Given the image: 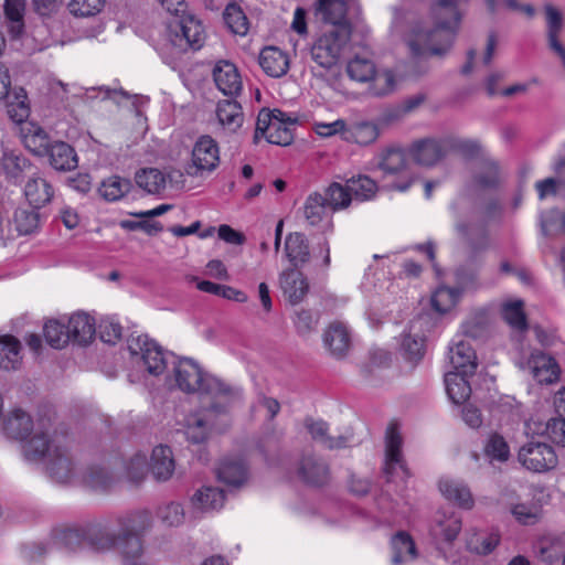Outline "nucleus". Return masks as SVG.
Instances as JSON below:
<instances>
[{
	"mask_svg": "<svg viewBox=\"0 0 565 565\" xmlns=\"http://www.w3.org/2000/svg\"><path fill=\"white\" fill-rule=\"evenodd\" d=\"M23 454L30 461H43L50 477L56 482H68L75 476L76 467L63 435L54 433L50 438H44L43 431L39 430L23 446Z\"/></svg>",
	"mask_w": 565,
	"mask_h": 565,
	"instance_id": "nucleus-1",
	"label": "nucleus"
},
{
	"mask_svg": "<svg viewBox=\"0 0 565 565\" xmlns=\"http://www.w3.org/2000/svg\"><path fill=\"white\" fill-rule=\"evenodd\" d=\"M175 385L184 393H200L213 399L236 402L242 397V390L223 380L204 373L201 366L191 359H179L173 364Z\"/></svg>",
	"mask_w": 565,
	"mask_h": 565,
	"instance_id": "nucleus-2",
	"label": "nucleus"
},
{
	"mask_svg": "<svg viewBox=\"0 0 565 565\" xmlns=\"http://www.w3.org/2000/svg\"><path fill=\"white\" fill-rule=\"evenodd\" d=\"M204 41L205 32L201 22L188 14L168 24L163 50L171 56H179L190 49H201Z\"/></svg>",
	"mask_w": 565,
	"mask_h": 565,
	"instance_id": "nucleus-3",
	"label": "nucleus"
},
{
	"mask_svg": "<svg viewBox=\"0 0 565 565\" xmlns=\"http://www.w3.org/2000/svg\"><path fill=\"white\" fill-rule=\"evenodd\" d=\"M24 145L38 154L47 153L51 166L58 171H71L77 167V156L66 142L50 143L43 128L30 125L29 132L24 135Z\"/></svg>",
	"mask_w": 565,
	"mask_h": 565,
	"instance_id": "nucleus-4",
	"label": "nucleus"
},
{
	"mask_svg": "<svg viewBox=\"0 0 565 565\" xmlns=\"http://www.w3.org/2000/svg\"><path fill=\"white\" fill-rule=\"evenodd\" d=\"M351 25L328 28L322 31L311 45V60L323 70H331L338 65L351 39Z\"/></svg>",
	"mask_w": 565,
	"mask_h": 565,
	"instance_id": "nucleus-5",
	"label": "nucleus"
},
{
	"mask_svg": "<svg viewBox=\"0 0 565 565\" xmlns=\"http://www.w3.org/2000/svg\"><path fill=\"white\" fill-rule=\"evenodd\" d=\"M297 122V117L279 109H263L257 117L254 139L258 142L260 138H265L273 145L289 146L294 140V129Z\"/></svg>",
	"mask_w": 565,
	"mask_h": 565,
	"instance_id": "nucleus-6",
	"label": "nucleus"
},
{
	"mask_svg": "<svg viewBox=\"0 0 565 565\" xmlns=\"http://www.w3.org/2000/svg\"><path fill=\"white\" fill-rule=\"evenodd\" d=\"M128 350L132 364L138 369L153 376L164 372L167 367L164 353L148 335L131 337L128 341Z\"/></svg>",
	"mask_w": 565,
	"mask_h": 565,
	"instance_id": "nucleus-7",
	"label": "nucleus"
},
{
	"mask_svg": "<svg viewBox=\"0 0 565 565\" xmlns=\"http://www.w3.org/2000/svg\"><path fill=\"white\" fill-rule=\"evenodd\" d=\"M462 529V519L459 513L450 509H439L433 516L429 535L438 552L444 553L445 547H451Z\"/></svg>",
	"mask_w": 565,
	"mask_h": 565,
	"instance_id": "nucleus-8",
	"label": "nucleus"
},
{
	"mask_svg": "<svg viewBox=\"0 0 565 565\" xmlns=\"http://www.w3.org/2000/svg\"><path fill=\"white\" fill-rule=\"evenodd\" d=\"M50 419L39 418L36 422L24 411H12L4 419L3 430L12 439L24 441L23 446L38 433L43 431L44 438H50Z\"/></svg>",
	"mask_w": 565,
	"mask_h": 565,
	"instance_id": "nucleus-9",
	"label": "nucleus"
},
{
	"mask_svg": "<svg viewBox=\"0 0 565 565\" xmlns=\"http://www.w3.org/2000/svg\"><path fill=\"white\" fill-rule=\"evenodd\" d=\"M215 402L205 409L191 414L186 417L184 434L193 444H200L207 439L210 431L214 425L215 415L224 414L234 402L225 399H214Z\"/></svg>",
	"mask_w": 565,
	"mask_h": 565,
	"instance_id": "nucleus-10",
	"label": "nucleus"
},
{
	"mask_svg": "<svg viewBox=\"0 0 565 565\" xmlns=\"http://www.w3.org/2000/svg\"><path fill=\"white\" fill-rule=\"evenodd\" d=\"M519 462L532 472H546L557 466L558 459L554 448L543 441L525 443L518 452Z\"/></svg>",
	"mask_w": 565,
	"mask_h": 565,
	"instance_id": "nucleus-11",
	"label": "nucleus"
},
{
	"mask_svg": "<svg viewBox=\"0 0 565 565\" xmlns=\"http://www.w3.org/2000/svg\"><path fill=\"white\" fill-rule=\"evenodd\" d=\"M220 163V148L217 142L207 135L201 136L194 143L191 153V164L188 174L202 177L214 171Z\"/></svg>",
	"mask_w": 565,
	"mask_h": 565,
	"instance_id": "nucleus-12",
	"label": "nucleus"
},
{
	"mask_svg": "<svg viewBox=\"0 0 565 565\" xmlns=\"http://www.w3.org/2000/svg\"><path fill=\"white\" fill-rule=\"evenodd\" d=\"M120 525L121 527L117 533L106 529L92 530L82 544L95 553H107L113 550H117L119 552V545L124 539V533L136 532V526L130 518L120 521Z\"/></svg>",
	"mask_w": 565,
	"mask_h": 565,
	"instance_id": "nucleus-13",
	"label": "nucleus"
},
{
	"mask_svg": "<svg viewBox=\"0 0 565 565\" xmlns=\"http://www.w3.org/2000/svg\"><path fill=\"white\" fill-rule=\"evenodd\" d=\"M525 367L540 384H552L559 379L561 369L556 360L539 350L531 352Z\"/></svg>",
	"mask_w": 565,
	"mask_h": 565,
	"instance_id": "nucleus-14",
	"label": "nucleus"
},
{
	"mask_svg": "<svg viewBox=\"0 0 565 565\" xmlns=\"http://www.w3.org/2000/svg\"><path fill=\"white\" fill-rule=\"evenodd\" d=\"M449 148L450 140L423 139L412 145L409 153L417 164L431 167L446 156Z\"/></svg>",
	"mask_w": 565,
	"mask_h": 565,
	"instance_id": "nucleus-15",
	"label": "nucleus"
},
{
	"mask_svg": "<svg viewBox=\"0 0 565 565\" xmlns=\"http://www.w3.org/2000/svg\"><path fill=\"white\" fill-rule=\"evenodd\" d=\"M213 79L218 90L227 96H237L243 88L242 76L236 65L226 60L215 63Z\"/></svg>",
	"mask_w": 565,
	"mask_h": 565,
	"instance_id": "nucleus-16",
	"label": "nucleus"
},
{
	"mask_svg": "<svg viewBox=\"0 0 565 565\" xmlns=\"http://www.w3.org/2000/svg\"><path fill=\"white\" fill-rule=\"evenodd\" d=\"M402 436L395 424L387 427L385 435V461L384 472L392 477L398 469L407 475L402 455Z\"/></svg>",
	"mask_w": 565,
	"mask_h": 565,
	"instance_id": "nucleus-17",
	"label": "nucleus"
},
{
	"mask_svg": "<svg viewBox=\"0 0 565 565\" xmlns=\"http://www.w3.org/2000/svg\"><path fill=\"white\" fill-rule=\"evenodd\" d=\"M279 285L284 297L291 305H298L303 301L310 288L307 277L295 268H288L281 271Z\"/></svg>",
	"mask_w": 565,
	"mask_h": 565,
	"instance_id": "nucleus-18",
	"label": "nucleus"
},
{
	"mask_svg": "<svg viewBox=\"0 0 565 565\" xmlns=\"http://www.w3.org/2000/svg\"><path fill=\"white\" fill-rule=\"evenodd\" d=\"M441 495L463 510L475 507V499L467 483L461 480L444 477L438 482Z\"/></svg>",
	"mask_w": 565,
	"mask_h": 565,
	"instance_id": "nucleus-19",
	"label": "nucleus"
},
{
	"mask_svg": "<svg viewBox=\"0 0 565 565\" xmlns=\"http://www.w3.org/2000/svg\"><path fill=\"white\" fill-rule=\"evenodd\" d=\"M119 545L122 565H154L150 555L145 551L141 539L135 533H124Z\"/></svg>",
	"mask_w": 565,
	"mask_h": 565,
	"instance_id": "nucleus-20",
	"label": "nucleus"
},
{
	"mask_svg": "<svg viewBox=\"0 0 565 565\" xmlns=\"http://www.w3.org/2000/svg\"><path fill=\"white\" fill-rule=\"evenodd\" d=\"M305 426L311 438L328 449H340L352 443V434L347 431L338 437L329 435V426L323 420L306 419Z\"/></svg>",
	"mask_w": 565,
	"mask_h": 565,
	"instance_id": "nucleus-21",
	"label": "nucleus"
},
{
	"mask_svg": "<svg viewBox=\"0 0 565 565\" xmlns=\"http://www.w3.org/2000/svg\"><path fill=\"white\" fill-rule=\"evenodd\" d=\"M323 344L334 358H343L351 345V337L348 327L340 321L329 324L323 333Z\"/></svg>",
	"mask_w": 565,
	"mask_h": 565,
	"instance_id": "nucleus-22",
	"label": "nucleus"
},
{
	"mask_svg": "<svg viewBox=\"0 0 565 565\" xmlns=\"http://www.w3.org/2000/svg\"><path fill=\"white\" fill-rule=\"evenodd\" d=\"M501 540L497 530L470 529L466 533V547L478 555H487L495 550Z\"/></svg>",
	"mask_w": 565,
	"mask_h": 565,
	"instance_id": "nucleus-23",
	"label": "nucleus"
},
{
	"mask_svg": "<svg viewBox=\"0 0 565 565\" xmlns=\"http://www.w3.org/2000/svg\"><path fill=\"white\" fill-rule=\"evenodd\" d=\"M533 548L541 562L553 565L563 558L565 541L561 535L545 534L536 540Z\"/></svg>",
	"mask_w": 565,
	"mask_h": 565,
	"instance_id": "nucleus-24",
	"label": "nucleus"
},
{
	"mask_svg": "<svg viewBox=\"0 0 565 565\" xmlns=\"http://www.w3.org/2000/svg\"><path fill=\"white\" fill-rule=\"evenodd\" d=\"M546 15V34L550 49L559 56L565 67V47L559 42L558 36L563 30V14L551 3L544 7Z\"/></svg>",
	"mask_w": 565,
	"mask_h": 565,
	"instance_id": "nucleus-25",
	"label": "nucleus"
},
{
	"mask_svg": "<svg viewBox=\"0 0 565 565\" xmlns=\"http://www.w3.org/2000/svg\"><path fill=\"white\" fill-rule=\"evenodd\" d=\"M70 341L81 345L88 344L95 335V320L85 312H76L68 318Z\"/></svg>",
	"mask_w": 565,
	"mask_h": 565,
	"instance_id": "nucleus-26",
	"label": "nucleus"
},
{
	"mask_svg": "<svg viewBox=\"0 0 565 565\" xmlns=\"http://www.w3.org/2000/svg\"><path fill=\"white\" fill-rule=\"evenodd\" d=\"M258 62L262 70L270 77H281L289 70L287 53L275 46L263 49Z\"/></svg>",
	"mask_w": 565,
	"mask_h": 565,
	"instance_id": "nucleus-27",
	"label": "nucleus"
},
{
	"mask_svg": "<svg viewBox=\"0 0 565 565\" xmlns=\"http://www.w3.org/2000/svg\"><path fill=\"white\" fill-rule=\"evenodd\" d=\"M449 361L456 372L475 374L477 355L469 341L461 340L449 350Z\"/></svg>",
	"mask_w": 565,
	"mask_h": 565,
	"instance_id": "nucleus-28",
	"label": "nucleus"
},
{
	"mask_svg": "<svg viewBox=\"0 0 565 565\" xmlns=\"http://www.w3.org/2000/svg\"><path fill=\"white\" fill-rule=\"evenodd\" d=\"M299 477L307 483L312 486H322L329 481V466L315 456L303 457L299 468Z\"/></svg>",
	"mask_w": 565,
	"mask_h": 565,
	"instance_id": "nucleus-29",
	"label": "nucleus"
},
{
	"mask_svg": "<svg viewBox=\"0 0 565 565\" xmlns=\"http://www.w3.org/2000/svg\"><path fill=\"white\" fill-rule=\"evenodd\" d=\"M391 550L392 565H407L417 558L416 544L407 532H397L391 539Z\"/></svg>",
	"mask_w": 565,
	"mask_h": 565,
	"instance_id": "nucleus-30",
	"label": "nucleus"
},
{
	"mask_svg": "<svg viewBox=\"0 0 565 565\" xmlns=\"http://www.w3.org/2000/svg\"><path fill=\"white\" fill-rule=\"evenodd\" d=\"M285 254L292 266L298 269L310 259V249L306 236L301 233H290L285 241Z\"/></svg>",
	"mask_w": 565,
	"mask_h": 565,
	"instance_id": "nucleus-31",
	"label": "nucleus"
},
{
	"mask_svg": "<svg viewBox=\"0 0 565 565\" xmlns=\"http://www.w3.org/2000/svg\"><path fill=\"white\" fill-rule=\"evenodd\" d=\"M216 118L222 128L228 132L237 131L244 121L242 106L235 100H220L216 105Z\"/></svg>",
	"mask_w": 565,
	"mask_h": 565,
	"instance_id": "nucleus-32",
	"label": "nucleus"
},
{
	"mask_svg": "<svg viewBox=\"0 0 565 565\" xmlns=\"http://www.w3.org/2000/svg\"><path fill=\"white\" fill-rule=\"evenodd\" d=\"M150 470L158 481H167L174 472V459L170 447L159 445L153 448Z\"/></svg>",
	"mask_w": 565,
	"mask_h": 565,
	"instance_id": "nucleus-33",
	"label": "nucleus"
},
{
	"mask_svg": "<svg viewBox=\"0 0 565 565\" xmlns=\"http://www.w3.org/2000/svg\"><path fill=\"white\" fill-rule=\"evenodd\" d=\"M30 111L26 92L23 88L17 89L12 99L7 104V114L14 124L24 125L22 128L23 138L24 135L29 132L30 125H34L33 122H28Z\"/></svg>",
	"mask_w": 565,
	"mask_h": 565,
	"instance_id": "nucleus-34",
	"label": "nucleus"
},
{
	"mask_svg": "<svg viewBox=\"0 0 565 565\" xmlns=\"http://www.w3.org/2000/svg\"><path fill=\"white\" fill-rule=\"evenodd\" d=\"M471 375L456 371H449L445 374L446 392L454 404H462L470 397L471 386L468 376Z\"/></svg>",
	"mask_w": 565,
	"mask_h": 565,
	"instance_id": "nucleus-35",
	"label": "nucleus"
},
{
	"mask_svg": "<svg viewBox=\"0 0 565 565\" xmlns=\"http://www.w3.org/2000/svg\"><path fill=\"white\" fill-rule=\"evenodd\" d=\"M53 193L52 185L41 177L30 178L24 186V195L34 209H40L49 203Z\"/></svg>",
	"mask_w": 565,
	"mask_h": 565,
	"instance_id": "nucleus-36",
	"label": "nucleus"
},
{
	"mask_svg": "<svg viewBox=\"0 0 565 565\" xmlns=\"http://www.w3.org/2000/svg\"><path fill=\"white\" fill-rule=\"evenodd\" d=\"M380 136V129L372 121H360L347 125L344 140L360 146H369L376 141Z\"/></svg>",
	"mask_w": 565,
	"mask_h": 565,
	"instance_id": "nucleus-37",
	"label": "nucleus"
},
{
	"mask_svg": "<svg viewBox=\"0 0 565 565\" xmlns=\"http://www.w3.org/2000/svg\"><path fill=\"white\" fill-rule=\"evenodd\" d=\"M21 362L20 341L10 334L0 335V367L7 371L17 370Z\"/></svg>",
	"mask_w": 565,
	"mask_h": 565,
	"instance_id": "nucleus-38",
	"label": "nucleus"
},
{
	"mask_svg": "<svg viewBox=\"0 0 565 565\" xmlns=\"http://www.w3.org/2000/svg\"><path fill=\"white\" fill-rule=\"evenodd\" d=\"M224 500L223 490L214 487H202L193 494L191 502L194 509L207 512L221 509Z\"/></svg>",
	"mask_w": 565,
	"mask_h": 565,
	"instance_id": "nucleus-39",
	"label": "nucleus"
},
{
	"mask_svg": "<svg viewBox=\"0 0 565 565\" xmlns=\"http://www.w3.org/2000/svg\"><path fill=\"white\" fill-rule=\"evenodd\" d=\"M318 13L330 23V28L351 25L347 20V3L344 0H319Z\"/></svg>",
	"mask_w": 565,
	"mask_h": 565,
	"instance_id": "nucleus-40",
	"label": "nucleus"
},
{
	"mask_svg": "<svg viewBox=\"0 0 565 565\" xmlns=\"http://www.w3.org/2000/svg\"><path fill=\"white\" fill-rule=\"evenodd\" d=\"M328 205L319 192L310 193L301 207V215L310 226L319 225L327 215Z\"/></svg>",
	"mask_w": 565,
	"mask_h": 565,
	"instance_id": "nucleus-41",
	"label": "nucleus"
},
{
	"mask_svg": "<svg viewBox=\"0 0 565 565\" xmlns=\"http://www.w3.org/2000/svg\"><path fill=\"white\" fill-rule=\"evenodd\" d=\"M217 478L228 486L238 487L245 482L247 469L242 460L225 459L217 468Z\"/></svg>",
	"mask_w": 565,
	"mask_h": 565,
	"instance_id": "nucleus-42",
	"label": "nucleus"
},
{
	"mask_svg": "<svg viewBox=\"0 0 565 565\" xmlns=\"http://www.w3.org/2000/svg\"><path fill=\"white\" fill-rule=\"evenodd\" d=\"M420 324V319L414 320L409 326V332L402 337L401 351L408 361H418L424 354V338L412 333Z\"/></svg>",
	"mask_w": 565,
	"mask_h": 565,
	"instance_id": "nucleus-43",
	"label": "nucleus"
},
{
	"mask_svg": "<svg viewBox=\"0 0 565 565\" xmlns=\"http://www.w3.org/2000/svg\"><path fill=\"white\" fill-rule=\"evenodd\" d=\"M4 15L9 23V32L18 38L24 30L25 0H4Z\"/></svg>",
	"mask_w": 565,
	"mask_h": 565,
	"instance_id": "nucleus-44",
	"label": "nucleus"
},
{
	"mask_svg": "<svg viewBox=\"0 0 565 565\" xmlns=\"http://www.w3.org/2000/svg\"><path fill=\"white\" fill-rule=\"evenodd\" d=\"M326 203L333 212L345 210L352 203V196L350 189L348 188V181L345 184L339 182L330 183L323 195Z\"/></svg>",
	"mask_w": 565,
	"mask_h": 565,
	"instance_id": "nucleus-45",
	"label": "nucleus"
},
{
	"mask_svg": "<svg viewBox=\"0 0 565 565\" xmlns=\"http://www.w3.org/2000/svg\"><path fill=\"white\" fill-rule=\"evenodd\" d=\"M406 164V154L399 148H387L377 156V167L387 174L401 172Z\"/></svg>",
	"mask_w": 565,
	"mask_h": 565,
	"instance_id": "nucleus-46",
	"label": "nucleus"
},
{
	"mask_svg": "<svg viewBox=\"0 0 565 565\" xmlns=\"http://www.w3.org/2000/svg\"><path fill=\"white\" fill-rule=\"evenodd\" d=\"M352 200L369 201L372 200L377 192L376 182L367 175L359 174L347 180Z\"/></svg>",
	"mask_w": 565,
	"mask_h": 565,
	"instance_id": "nucleus-47",
	"label": "nucleus"
},
{
	"mask_svg": "<svg viewBox=\"0 0 565 565\" xmlns=\"http://www.w3.org/2000/svg\"><path fill=\"white\" fill-rule=\"evenodd\" d=\"M483 452L490 462H505L510 458L509 444L505 438L498 433H492L488 436Z\"/></svg>",
	"mask_w": 565,
	"mask_h": 565,
	"instance_id": "nucleus-48",
	"label": "nucleus"
},
{
	"mask_svg": "<svg viewBox=\"0 0 565 565\" xmlns=\"http://www.w3.org/2000/svg\"><path fill=\"white\" fill-rule=\"evenodd\" d=\"M130 188L131 182L128 179L111 175L102 182L98 191L102 198L113 202L120 200L130 191Z\"/></svg>",
	"mask_w": 565,
	"mask_h": 565,
	"instance_id": "nucleus-49",
	"label": "nucleus"
},
{
	"mask_svg": "<svg viewBox=\"0 0 565 565\" xmlns=\"http://www.w3.org/2000/svg\"><path fill=\"white\" fill-rule=\"evenodd\" d=\"M136 183L147 193L157 194L166 188V178L160 170L148 168L136 173Z\"/></svg>",
	"mask_w": 565,
	"mask_h": 565,
	"instance_id": "nucleus-50",
	"label": "nucleus"
},
{
	"mask_svg": "<svg viewBox=\"0 0 565 565\" xmlns=\"http://www.w3.org/2000/svg\"><path fill=\"white\" fill-rule=\"evenodd\" d=\"M510 512L522 525H535L543 516L542 508L535 502L511 504Z\"/></svg>",
	"mask_w": 565,
	"mask_h": 565,
	"instance_id": "nucleus-51",
	"label": "nucleus"
},
{
	"mask_svg": "<svg viewBox=\"0 0 565 565\" xmlns=\"http://www.w3.org/2000/svg\"><path fill=\"white\" fill-rule=\"evenodd\" d=\"M43 334L47 344L54 349H63L70 342L67 327L60 320H47L43 327Z\"/></svg>",
	"mask_w": 565,
	"mask_h": 565,
	"instance_id": "nucleus-52",
	"label": "nucleus"
},
{
	"mask_svg": "<svg viewBox=\"0 0 565 565\" xmlns=\"http://www.w3.org/2000/svg\"><path fill=\"white\" fill-rule=\"evenodd\" d=\"M224 21L227 28L237 35L244 36L249 30V22L242 10V8L235 3L228 4L224 10Z\"/></svg>",
	"mask_w": 565,
	"mask_h": 565,
	"instance_id": "nucleus-53",
	"label": "nucleus"
},
{
	"mask_svg": "<svg viewBox=\"0 0 565 565\" xmlns=\"http://www.w3.org/2000/svg\"><path fill=\"white\" fill-rule=\"evenodd\" d=\"M36 210L33 206L32 209L19 207L15 210L13 223L20 234H31L39 227L40 216Z\"/></svg>",
	"mask_w": 565,
	"mask_h": 565,
	"instance_id": "nucleus-54",
	"label": "nucleus"
},
{
	"mask_svg": "<svg viewBox=\"0 0 565 565\" xmlns=\"http://www.w3.org/2000/svg\"><path fill=\"white\" fill-rule=\"evenodd\" d=\"M458 289L439 287L431 296V306L439 313L449 312L459 301Z\"/></svg>",
	"mask_w": 565,
	"mask_h": 565,
	"instance_id": "nucleus-55",
	"label": "nucleus"
},
{
	"mask_svg": "<svg viewBox=\"0 0 565 565\" xmlns=\"http://www.w3.org/2000/svg\"><path fill=\"white\" fill-rule=\"evenodd\" d=\"M347 72L352 79L365 83L375 76V65L371 60L356 56L348 63Z\"/></svg>",
	"mask_w": 565,
	"mask_h": 565,
	"instance_id": "nucleus-56",
	"label": "nucleus"
},
{
	"mask_svg": "<svg viewBox=\"0 0 565 565\" xmlns=\"http://www.w3.org/2000/svg\"><path fill=\"white\" fill-rule=\"evenodd\" d=\"M106 0H68L70 13L78 18H88L98 14L105 7Z\"/></svg>",
	"mask_w": 565,
	"mask_h": 565,
	"instance_id": "nucleus-57",
	"label": "nucleus"
},
{
	"mask_svg": "<svg viewBox=\"0 0 565 565\" xmlns=\"http://www.w3.org/2000/svg\"><path fill=\"white\" fill-rule=\"evenodd\" d=\"M502 316L507 323L513 329L519 331L526 329V319L521 300L505 303L502 308Z\"/></svg>",
	"mask_w": 565,
	"mask_h": 565,
	"instance_id": "nucleus-58",
	"label": "nucleus"
},
{
	"mask_svg": "<svg viewBox=\"0 0 565 565\" xmlns=\"http://www.w3.org/2000/svg\"><path fill=\"white\" fill-rule=\"evenodd\" d=\"M160 521L168 526H178L183 523L184 511L180 503L170 502L161 505L157 511Z\"/></svg>",
	"mask_w": 565,
	"mask_h": 565,
	"instance_id": "nucleus-59",
	"label": "nucleus"
},
{
	"mask_svg": "<svg viewBox=\"0 0 565 565\" xmlns=\"http://www.w3.org/2000/svg\"><path fill=\"white\" fill-rule=\"evenodd\" d=\"M2 164L6 173L12 179H18L29 166L28 160L24 157L13 152L4 153Z\"/></svg>",
	"mask_w": 565,
	"mask_h": 565,
	"instance_id": "nucleus-60",
	"label": "nucleus"
},
{
	"mask_svg": "<svg viewBox=\"0 0 565 565\" xmlns=\"http://www.w3.org/2000/svg\"><path fill=\"white\" fill-rule=\"evenodd\" d=\"M373 81L372 89L375 95H385L394 88V75L391 71L376 72Z\"/></svg>",
	"mask_w": 565,
	"mask_h": 565,
	"instance_id": "nucleus-61",
	"label": "nucleus"
},
{
	"mask_svg": "<svg viewBox=\"0 0 565 565\" xmlns=\"http://www.w3.org/2000/svg\"><path fill=\"white\" fill-rule=\"evenodd\" d=\"M294 324L298 333L307 334L316 328L317 318L310 310L300 309L295 312Z\"/></svg>",
	"mask_w": 565,
	"mask_h": 565,
	"instance_id": "nucleus-62",
	"label": "nucleus"
},
{
	"mask_svg": "<svg viewBox=\"0 0 565 565\" xmlns=\"http://www.w3.org/2000/svg\"><path fill=\"white\" fill-rule=\"evenodd\" d=\"M347 130V124L342 119H338L332 122H316L315 131L317 135L321 137H331L337 134H340L342 139L344 140V132Z\"/></svg>",
	"mask_w": 565,
	"mask_h": 565,
	"instance_id": "nucleus-63",
	"label": "nucleus"
},
{
	"mask_svg": "<svg viewBox=\"0 0 565 565\" xmlns=\"http://www.w3.org/2000/svg\"><path fill=\"white\" fill-rule=\"evenodd\" d=\"M546 430L553 441L565 446V418L559 416L550 419L546 424Z\"/></svg>",
	"mask_w": 565,
	"mask_h": 565,
	"instance_id": "nucleus-64",
	"label": "nucleus"
}]
</instances>
